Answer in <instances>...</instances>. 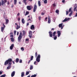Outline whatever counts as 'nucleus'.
<instances>
[{"instance_id":"28","label":"nucleus","mask_w":77,"mask_h":77,"mask_svg":"<svg viewBox=\"0 0 77 77\" xmlns=\"http://www.w3.org/2000/svg\"><path fill=\"white\" fill-rule=\"evenodd\" d=\"M17 2V0H14V5H16Z\"/></svg>"},{"instance_id":"64","label":"nucleus","mask_w":77,"mask_h":77,"mask_svg":"<svg viewBox=\"0 0 77 77\" xmlns=\"http://www.w3.org/2000/svg\"><path fill=\"white\" fill-rule=\"evenodd\" d=\"M30 77V75H29L27 77Z\"/></svg>"},{"instance_id":"21","label":"nucleus","mask_w":77,"mask_h":77,"mask_svg":"<svg viewBox=\"0 0 77 77\" xmlns=\"http://www.w3.org/2000/svg\"><path fill=\"white\" fill-rule=\"evenodd\" d=\"M38 5L39 6H41V2L39 1H38Z\"/></svg>"},{"instance_id":"3","label":"nucleus","mask_w":77,"mask_h":77,"mask_svg":"<svg viewBox=\"0 0 77 77\" xmlns=\"http://www.w3.org/2000/svg\"><path fill=\"white\" fill-rule=\"evenodd\" d=\"M22 38H23V36H22V33H21V32H20L18 38V42H21Z\"/></svg>"},{"instance_id":"22","label":"nucleus","mask_w":77,"mask_h":77,"mask_svg":"<svg viewBox=\"0 0 77 77\" xmlns=\"http://www.w3.org/2000/svg\"><path fill=\"white\" fill-rule=\"evenodd\" d=\"M43 1H44V3L45 4L47 3V0H42Z\"/></svg>"},{"instance_id":"13","label":"nucleus","mask_w":77,"mask_h":77,"mask_svg":"<svg viewBox=\"0 0 77 77\" xmlns=\"http://www.w3.org/2000/svg\"><path fill=\"white\" fill-rule=\"evenodd\" d=\"M51 23V19H50V17H48V23L50 24Z\"/></svg>"},{"instance_id":"37","label":"nucleus","mask_w":77,"mask_h":77,"mask_svg":"<svg viewBox=\"0 0 77 77\" xmlns=\"http://www.w3.org/2000/svg\"><path fill=\"white\" fill-rule=\"evenodd\" d=\"M56 13H57V14H58L59 13V10H57L56 11Z\"/></svg>"},{"instance_id":"35","label":"nucleus","mask_w":77,"mask_h":77,"mask_svg":"<svg viewBox=\"0 0 77 77\" xmlns=\"http://www.w3.org/2000/svg\"><path fill=\"white\" fill-rule=\"evenodd\" d=\"M36 75V74H34V75H32L31 77H35Z\"/></svg>"},{"instance_id":"20","label":"nucleus","mask_w":77,"mask_h":77,"mask_svg":"<svg viewBox=\"0 0 77 77\" xmlns=\"http://www.w3.org/2000/svg\"><path fill=\"white\" fill-rule=\"evenodd\" d=\"M9 66L7 67V69H10L11 68V65H8Z\"/></svg>"},{"instance_id":"29","label":"nucleus","mask_w":77,"mask_h":77,"mask_svg":"<svg viewBox=\"0 0 77 77\" xmlns=\"http://www.w3.org/2000/svg\"><path fill=\"white\" fill-rule=\"evenodd\" d=\"M29 11H26L25 14V16H26V15H29Z\"/></svg>"},{"instance_id":"48","label":"nucleus","mask_w":77,"mask_h":77,"mask_svg":"<svg viewBox=\"0 0 77 77\" xmlns=\"http://www.w3.org/2000/svg\"><path fill=\"white\" fill-rule=\"evenodd\" d=\"M22 60H20L19 61L20 63H22Z\"/></svg>"},{"instance_id":"1","label":"nucleus","mask_w":77,"mask_h":77,"mask_svg":"<svg viewBox=\"0 0 77 77\" xmlns=\"http://www.w3.org/2000/svg\"><path fill=\"white\" fill-rule=\"evenodd\" d=\"M56 33V31L54 32L53 34L52 33V32L49 31V36L50 37H51V38H52V36H54V40H56V39H57V36H55Z\"/></svg>"},{"instance_id":"5","label":"nucleus","mask_w":77,"mask_h":77,"mask_svg":"<svg viewBox=\"0 0 77 77\" xmlns=\"http://www.w3.org/2000/svg\"><path fill=\"white\" fill-rule=\"evenodd\" d=\"M7 61L8 63V65H12V63H11V62L12 61V59H9L7 60Z\"/></svg>"},{"instance_id":"15","label":"nucleus","mask_w":77,"mask_h":77,"mask_svg":"<svg viewBox=\"0 0 77 77\" xmlns=\"http://www.w3.org/2000/svg\"><path fill=\"white\" fill-rule=\"evenodd\" d=\"M27 0H23V2L24 3L25 5H27V2H26V1H27Z\"/></svg>"},{"instance_id":"46","label":"nucleus","mask_w":77,"mask_h":77,"mask_svg":"<svg viewBox=\"0 0 77 77\" xmlns=\"http://www.w3.org/2000/svg\"><path fill=\"white\" fill-rule=\"evenodd\" d=\"M31 61V60H29V61L28 62V64H29V63H30V62Z\"/></svg>"},{"instance_id":"62","label":"nucleus","mask_w":77,"mask_h":77,"mask_svg":"<svg viewBox=\"0 0 77 77\" xmlns=\"http://www.w3.org/2000/svg\"><path fill=\"white\" fill-rule=\"evenodd\" d=\"M13 64H15V62L14 61H12Z\"/></svg>"},{"instance_id":"40","label":"nucleus","mask_w":77,"mask_h":77,"mask_svg":"<svg viewBox=\"0 0 77 77\" xmlns=\"http://www.w3.org/2000/svg\"><path fill=\"white\" fill-rule=\"evenodd\" d=\"M21 50H22V51H24V48L22 47L21 48Z\"/></svg>"},{"instance_id":"32","label":"nucleus","mask_w":77,"mask_h":77,"mask_svg":"<svg viewBox=\"0 0 77 77\" xmlns=\"http://www.w3.org/2000/svg\"><path fill=\"white\" fill-rule=\"evenodd\" d=\"M11 39L12 42H14V38H11Z\"/></svg>"},{"instance_id":"17","label":"nucleus","mask_w":77,"mask_h":77,"mask_svg":"<svg viewBox=\"0 0 77 77\" xmlns=\"http://www.w3.org/2000/svg\"><path fill=\"white\" fill-rule=\"evenodd\" d=\"M30 29L31 30H33V29H35V26H34V25H32Z\"/></svg>"},{"instance_id":"45","label":"nucleus","mask_w":77,"mask_h":77,"mask_svg":"<svg viewBox=\"0 0 77 77\" xmlns=\"http://www.w3.org/2000/svg\"><path fill=\"white\" fill-rule=\"evenodd\" d=\"M44 14H45V13H44V12L42 13V14H41L42 15H44Z\"/></svg>"},{"instance_id":"14","label":"nucleus","mask_w":77,"mask_h":77,"mask_svg":"<svg viewBox=\"0 0 77 77\" xmlns=\"http://www.w3.org/2000/svg\"><path fill=\"white\" fill-rule=\"evenodd\" d=\"M15 72L14 71L12 72L11 74V76L12 77H14V76L15 75Z\"/></svg>"},{"instance_id":"55","label":"nucleus","mask_w":77,"mask_h":77,"mask_svg":"<svg viewBox=\"0 0 77 77\" xmlns=\"http://www.w3.org/2000/svg\"><path fill=\"white\" fill-rule=\"evenodd\" d=\"M54 30V28H52V29H51V31H52V30Z\"/></svg>"},{"instance_id":"56","label":"nucleus","mask_w":77,"mask_h":77,"mask_svg":"<svg viewBox=\"0 0 77 77\" xmlns=\"http://www.w3.org/2000/svg\"><path fill=\"white\" fill-rule=\"evenodd\" d=\"M3 26H4V27H4V28H5V24H3Z\"/></svg>"},{"instance_id":"16","label":"nucleus","mask_w":77,"mask_h":77,"mask_svg":"<svg viewBox=\"0 0 77 77\" xmlns=\"http://www.w3.org/2000/svg\"><path fill=\"white\" fill-rule=\"evenodd\" d=\"M14 46V44H12L11 45V46L10 47V50H12V49H13Z\"/></svg>"},{"instance_id":"52","label":"nucleus","mask_w":77,"mask_h":77,"mask_svg":"<svg viewBox=\"0 0 77 77\" xmlns=\"http://www.w3.org/2000/svg\"><path fill=\"white\" fill-rule=\"evenodd\" d=\"M14 6V5H12L11 7V8H13Z\"/></svg>"},{"instance_id":"49","label":"nucleus","mask_w":77,"mask_h":77,"mask_svg":"<svg viewBox=\"0 0 77 77\" xmlns=\"http://www.w3.org/2000/svg\"><path fill=\"white\" fill-rule=\"evenodd\" d=\"M41 17H38V20H41Z\"/></svg>"},{"instance_id":"39","label":"nucleus","mask_w":77,"mask_h":77,"mask_svg":"<svg viewBox=\"0 0 77 77\" xmlns=\"http://www.w3.org/2000/svg\"><path fill=\"white\" fill-rule=\"evenodd\" d=\"M34 64L35 65H37L38 64V63H37V62H36V61H35V62H34Z\"/></svg>"},{"instance_id":"53","label":"nucleus","mask_w":77,"mask_h":77,"mask_svg":"<svg viewBox=\"0 0 77 77\" xmlns=\"http://www.w3.org/2000/svg\"><path fill=\"white\" fill-rule=\"evenodd\" d=\"M65 0H63L62 1V2L63 3H64V2H65Z\"/></svg>"},{"instance_id":"41","label":"nucleus","mask_w":77,"mask_h":77,"mask_svg":"<svg viewBox=\"0 0 77 77\" xmlns=\"http://www.w3.org/2000/svg\"><path fill=\"white\" fill-rule=\"evenodd\" d=\"M29 74V72H26V75H28V74Z\"/></svg>"},{"instance_id":"51","label":"nucleus","mask_w":77,"mask_h":77,"mask_svg":"<svg viewBox=\"0 0 77 77\" xmlns=\"http://www.w3.org/2000/svg\"><path fill=\"white\" fill-rule=\"evenodd\" d=\"M29 40L28 38L26 39V41H29Z\"/></svg>"},{"instance_id":"10","label":"nucleus","mask_w":77,"mask_h":77,"mask_svg":"<svg viewBox=\"0 0 77 77\" xmlns=\"http://www.w3.org/2000/svg\"><path fill=\"white\" fill-rule=\"evenodd\" d=\"M27 9L29 11H30L32 9V7H30V6H28L26 7Z\"/></svg>"},{"instance_id":"24","label":"nucleus","mask_w":77,"mask_h":77,"mask_svg":"<svg viewBox=\"0 0 77 77\" xmlns=\"http://www.w3.org/2000/svg\"><path fill=\"white\" fill-rule=\"evenodd\" d=\"M19 28H20V26H19L18 25H17V26L16 27V29L17 30H18V29H19Z\"/></svg>"},{"instance_id":"6","label":"nucleus","mask_w":77,"mask_h":77,"mask_svg":"<svg viewBox=\"0 0 77 77\" xmlns=\"http://www.w3.org/2000/svg\"><path fill=\"white\" fill-rule=\"evenodd\" d=\"M32 31H29V36L30 38H31L32 37Z\"/></svg>"},{"instance_id":"36","label":"nucleus","mask_w":77,"mask_h":77,"mask_svg":"<svg viewBox=\"0 0 77 77\" xmlns=\"http://www.w3.org/2000/svg\"><path fill=\"white\" fill-rule=\"evenodd\" d=\"M6 77L5 74L2 75H1L0 76V77Z\"/></svg>"},{"instance_id":"43","label":"nucleus","mask_w":77,"mask_h":77,"mask_svg":"<svg viewBox=\"0 0 77 77\" xmlns=\"http://www.w3.org/2000/svg\"><path fill=\"white\" fill-rule=\"evenodd\" d=\"M10 37L11 38H14V35H10Z\"/></svg>"},{"instance_id":"34","label":"nucleus","mask_w":77,"mask_h":77,"mask_svg":"<svg viewBox=\"0 0 77 77\" xmlns=\"http://www.w3.org/2000/svg\"><path fill=\"white\" fill-rule=\"evenodd\" d=\"M33 59V56H32L31 57L30 60H32Z\"/></svg>"},{"instance_id":"2","label":"nucleus","mask_w":77,"mask_h":77,"mask_svg":"<svg viewBox=\"0 0 77 77\" xmlns=\"http://www.w3.org/2000/svg\"><path fill=\"white\" fill-rule=\"evenodd\" d=\"M35 57H37L36 61H37V62H40V59H41V55L38 54V53L36 52L35 53Z\"/></svg>"},{"instance_id":"61","label":"nucleus","mask_w":77,"mask_h":77,"mask_svg":"<svg viewBox=\"0 0 77 77\" xmlns=\"http://www.w3.org/2000/svg\"><path fill=\"white\" fill-rule=\"evenodd\" d=\"M31 21V19H29L27 20L28 21Z\"/></svg>"},{"instance_id":"44","label":"nucleus","mask_w":77,"mask_h":77,"mask_svg":"<svg viewBox=\"0 0 77 77\" xmlns=\"http://www.w3.org/2000/svg\"><path fill=\"white\" fill-rule=\"evenodd\" d=\"M52 5L54 7H55V6H56V5L55 4V3L53 4Z\"/></svg>"},{"instance_id":"12","label":"nucleus","mask_w":77,"mask_h":77,"mask_svg":"<svg viewBox=\"0 0 77 77\" xmlns=\"http://www.w3.org/2000/svg\"><path fill=\"white\" fill-rule=\"evenodd\" d=\"M62 24H63V23L60 24L58 26L60 28H61V29H63V26H62Z\"/></svg>"},{"instance_id":"11","label":"nucleus","mask_w":77,"mask_h":77,"mask_svg":"<svg viewBox=\"0 0 77 77\" xmlns=\"http://www.w3.org/2000/svg\"><path fill=\"white\" fill-rule=\"evenodd\" d=\"M57 35H58V37H60V36L61 35V33H60V31H58L57 32Z\"/></svg>"},{"instance_id":"30","label":"nucleus","mask_w":77,"mask_h":77,"mask_svg":"<svg viewBox=\"0 0 77 77\" xmlns=\"http://www.w3.org/2000/svg\"><path fill=\"white\" fill-rule=\"evenodd\" d=\"M9 20H8V19H6V24H8V23H9Z\"/></svg>"},{"instance_id":"63","label":"nucleus","mask_w":77,"mask_h":77,"mask_svg":"<svg viewBox=\"0 0 77 77\" xmlns=\"http://www.w3.org/2000/svg\"><path fill=\"white\" fill-rule=\"evenodd\" d=\"M29 2H32V0H28Z\"/></svg>"},{"instance_id":"54","label":"nucleus","mask_w":77,"mask_h":77,"mask_svg":"<svg viewBox=\"0 0 77 77\" xmlns=\"http://www.w3.org/2000/svg\"><path fill=\"white\" fill-rule=\"evenodd\" d=\"M20 13H18L17 14V15H18V16H19L20 15Z\"/></svg>"},{"instance_id":"23","label":"nucleus","mask_w":77,"mask_h":77,"mask_svg":"<svg viewBox=\"0 0 77 77\" xmlns=\"http://www.w3.org/2000/svg\"><path fill=\"white\" fill-rule=\"evenodd\" d=\"M16 63H18V62H19V58H17L16 59Z\"/></svg>"},{"instance_id":"38","label":"nucleus","mask_w":77,"mask_h":77,"mask_svg":"<svg viewBox=\"0 0 77 77\" xmlns=\"http://www.w3.org/2000/svg\"><path fill=\"white\" fill-rule=\"evenodd\" d=\"M66 15H67L69 13V12H68V11H66Z\"/></svg>"},{"instance_id":"25","label":"nucleus","mask_w":77,"mask_h":77,"mask_svg":"<svg viewBox=\"0 0 77 77\" xmlns=\"http://www.w3.org/2000/svg\"><path fill=\"white\" fill-rule=\"evenodd\" d=\"M22 22L23 24H24L25 23V21H24V19H22Z\"/></svg>"},{"instance_id":"19","label":"nucleus","mask_w":77,"mask_h":77,"mask_svg":"<svg viewBox=\"0 0 77 77\" xmlns=\"http://www.w3.org/2000/svg\"><path fill=\"white\" fill-rule=\"evenodd\" d=\"M24 76V72H22L21 73V77H23Z\"/></svg>"},{"instance_id":"47","label":"nucleus","mask_w":77,"mask_h":77,"mask_svg":"<svg viewBox=\"0 0 77 77\" xmlns=\"http://www.w3.org/2000/svg\"><path fill=\"white\" fill-rule=\"evenodd\" d=\"M14 35H16V33H17V31H14Z\"/></svg>"},{"instance_id":"18","label":"nucleus","mask_w":77,"mask_h":77,"mask_svg":"<svg viewBox=\"0 0 77 77\" xmlns=\"http://www.w3.org/2000/svg\"><path fill=\"white\" fill-rule=\"evenodd\" d=\"M8 63H9L8 61H7V60H6L5 63L4 65H8Z\"/></svg>"},{"instance_id":"50","label":"nucleus","mask_w":77,"mask_h":77,"mask_svg":"<svg viewBox=\"0 0 77 77\" xmlns=\"http://www.w3.org/2000/svg\"><path fill=\"white\" fill-rule=\"evenodd\" d=\"M2 73H3V72H1L0 71V75H2Z\"/></svg>"},{"instance_id":"59","label":"nucleus","mask_w":77,"mask_h":77,"mask_svg":"<svg viewBox=\"0 0 77 77\" xmlns=\"http://www.w3.org/2000/svg\"><path fill=\"white\" fill-rule=\"evenodd\" d=\"M48 18L47 17H46L45 20L46 21H47V20Z\"/></svg>"},{"instance_id":"31","label":"nucleus","mask_w":77,"mask_h":77,"mask_svg":"<svg viewBox=\"0 0 77 77\" xmlns=\"http://www.w3.org/2000/svg\"><path fill=\"white\" fill-rule=\"evenodd\" d=\"M72 12H73V11H71V13L69 15V17H71V15H72Z\"/></svg>"},{"instance_id":"26","label":"nucleus","mask_w":77,"mask_h":77,"mask_svg":"<svg viewBox=\"0 0 77 77\" xmlns=\"http://www.w3.org/2000/svg\"><path fill=\"white\" fill-rule=\"evenodd\" d=\"M4 30H5V28L3 27H1V31L2 32H3V31H4Z\"/></svg>"},{"instance_id":"58","label":"nucleus","mask_w":77,"mask_h":77,"mask_svg":"<svg viewBox=\"0 0 77 77\" xmlns=\"http://www.w3.org/2000/svg\"><path fill=\"white\" fill-rule=\"evenodd\" d=\"M19 35V32H17V35Z\"/></svg>"},{"instance_id":"8","label":"nucleus","mask_w":77,"mask_h":77,"mask_svg":"<svg viewBox=\"0 0 77 77\" xmlns=\"http://www.w3.org/2000/svg\"><path fill=\"white\" fill-rule=\"evenodd\" d=\"M74 11H76V9H77V5L76 4H75V6H74Z\"/></svg>"},{"instance_id":"4","label":"nucleus","mask_w":77,"mask_h":77,"mask_svg":"<svg viewBox=\"0 0 77 77\" xmlns=\"http://www.w3.org/2000/svg\"><path fill=\"white\" fill-rule=\"evenodd\" d=\"M6 3H7V0H2L1 3L0 1V6H1V5L2 6H3L4 5H5Z\"/></svg>"},{"instance_id":"7","label":"nucleus","mask_w":77,"mask_h":77,"mask_svg":"<svg viewBox=\"0 0 77 77\" xmlns=\"http://www.w3.org/2000/svg\"><path fill=\"white\" fill-rule=\"evenodd\" d=\"M37 9V5H36V4H35L34 7L33 8V12H35Z\"/></svg>"},{"instance_id":"57","label":"nucleus","mask_w":77,"mask_h":77,"mask_svg":"<svg viewBox=\"0 0 77 77\" xmlns=\"http://www.w3.org/2000/svg\"><path fill=\"white\" fill-rule=\"evenodd\" d=\"M29 23H27L26 24V26H29Z\"/></svg>"},{"instance_id":"60","label":"nucleus","mask_w":77,"mask_h":77,"mask_svg":"<svg viewBox=\"0 0 77 77\" xmlns=\"http://www.w3.org/2000/svg\"><path fill=\"white\" fill-rule=\"evenodd\" d=\"M18 21H20V18H18Z\"/></svg>"},{"instance_id":"27","label":"nucleus","mask_w":77,"mask_h":77,"mask_svg":"<svg viewBox=\"0 0 77 77\" xmlns=\"http://www.w3.org/2000/svg\"><path fill=\"white\" fill-rule=\"evenodd\" d=\"M33 67L32 65L30 66V70H32V69H33Z\"/></svg>"},{"instance_id":"9","label":"nucleus","mask_w":77,"mask_h":77,"mask_svg":"<svg viewBox=\"0 0 77 77\" xmlns=\"http://www.w3.org/2000/svg\"><path fill=\"white\" fill-rule=\"evenodd\" d=\"M70 19V18H68L66 17L65 19L63 21V22H66L67 21L69 20Z\"/></svg>"},{"instance_id":"42","label":"nucleus","mask_w":77,"mask_h":77,"mask_svg":"<svg viewBox=\"0 0 77 77\" xmlns=\"http://www.w3.org/2000/svg\"><path fill=\"white\" fill-rule=\"evenodd\" d=\"M26 34V33L25 32V31H23V35H24Z\"/></svg>"},{"instance_id":"33","label":"nucleus","mask_w":77,"mask_h":77,"mask_svg":"<svg viewBox=\"0 0 77 77\" xmlns=\"http://www.w3.org/2000/svg\"><path fill=\"white\" fill-rule=\"evenodd\" d=\"M71 9H72V8H70L69 9V12H71V11H72V10Z\"/></svg>"}]
</instances>
